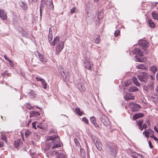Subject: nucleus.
I'll list each match as a JSON object with an SVG mask.
<instances>
[{"mask_svg":"<svg viewBox=\"0 0 158 158\" xmlns=\"http://www.w3.org/2000/svg\"><path fill=\"white\" fill-rule=\"evenodd\" d=\"M22 144V142L21 139H17L15 142L14 145L15 147L18 148L21 146Z\"/></svg>","mask_w":158,"mask_h":158,"instance_id":"dca6fc26","label":"nucleus"},{"mask_svg":"<svg viewBox=\"0 0 158 158\" xmlns=\"http://www.w3.org/2000/svg\"><path fill=\"white\" fill-rule=\"evenodd\" d=\"M148 23L150 27H155V25L151 19H149L148 20Z\"/></svg>","mask_w":158,"mask_h":158,"instance_id":"c9c22d12","label":"nucleus"},{"mask_svg":"<svg viewBox=\"0 0 158 158\" xmlns=\"http://www.w3.org/2000/svg\"><path fill=\"white\" fill-rule=\"evenodd\" d=\"M35 54L36 56L39 57L40 60L41 62L44 63L47 62V60L44 58L43 55L40 53L38 50L35 52Z\"/></svg>","mask_w":158,"mask_h":158,"instance_id":"0eeeda50","label":"nucleus"},{"mask_svg":"<svg viewBox=\"0 0 158 158\" xmlns=\"http://www.w3.org/2000/svg\"><path fill=\"white\" fill-rule=\"evenodd\" d=\"M101 120L103 124L107 126L110 124V122L108 118L104 115H102L101 118Z\"/></svg>","mask_w":158,"mask_h":158,"instance_id":"6e6552de","label":"nucleus"},{"mask_svg":"<svg viewBox=\"0 0 158 158\" xmlns=\"http://www.w3.org/2000/svg\"><path fill=\"white\" fill-rule=\"evenodd\" d=\"M139 45H140L142 47L145 48H147L149 46L148 43L145 40H141L139 41Z\"/></svg>","mask_w":158,"mask_h":158,"instance_id":"1a4fd4ad","label":"nucleus"},{"mask_svg":"<svg viewBox=\"0 0 158 158\" xmlns=\"http://www.w3.org/2000/svg\"><path fill=\"white\" fill-rule=\"evenodd\" d=\"M120 34V31L118 30L116 31L114 33V36L115 37L117 36Z\"/></svg>","mask_w":158,"mask_h":158,"instance_id":"49530a36","label":"nucleus"},{"mask_svg":"<svg viewBox=\"0 0 158 158\" xmlns=\"http://www.w3.org/2000/svg\"><path fill=\"white\" fill-rule=\"evenodd\" d=\"M25 105L26 108L29 110H30L32 109L33 108L31 106L29 103L26 104Z\"/></svg>","mask_w":158,"mask_h":158,"instance_id":"79ce46f5","label":"nucleus"},{"mask_svg":"<svg viewBox=\"0 0 158 158\" xmlns=\"http://www.w3.org/2000/svg\"><path fill=\"white\" fill-rule=\"evenodd\" d=\"M52 32H50V31H49V35L48 37V40L49 41L52 40Z\"/></svg>","mask_w":158,"mask_h":158,"instance_id":"a18cd8bd","label":"nucleus"},{"mask_svg":"<svg viewBox=\"0 0 158 158\" xmlns=\"http://www.w3.org/2000/svg\"><path fill=\"white\" fill-rule=\"evenodd\" d=\"M136 67L138 69H147L146 68L144 65L142 64L137 65L136 66Z\"/></svg>","mask_w":158,"mask_h":158,"instance_id":"f704fd0d","label":"nucleus"},{"mask_svg":"<svg viewBox=\"0 0 158 158\" xmlns=\"http://www.w3.org/2000/svg\"><path fill=\"white\" fill-rule=\"evenodd\" d=\"M61 75L62 76L63 78L64 79H65V81H69L70 79V77L69 76V74L67 73L66 74L65 73L64 71L61 73Z\"/></svg>","mask_w":158,"mask_h":158,"instance_id":"f8f14e48","label":"nucleus"},{"mask_svg":"<svg viewBox=\"0 0 158 158\" xmlns=\"http://www.w3.org/2000/svg\"><path fill=\"white\" fill-rule=\"evenodd\" d=\"M42 1L47 8L50 10L53 9L54 6L52 0H42Z\"/></svg>","mask_w":158,"mask_h":158,"instance_id":"39448f33","label":"nucleus"},{"mask_svg":"<svg viewBox=\"0 0 158 158\" xmlns=\"http://www.w3.org/2000/svg\"><path fill=\"white\" fill-rule=\"evenodd\" d=\"M150 70L152 72V73L155 74L156 71H157V69L156 67L154 65L152 66L150 68Z\"/></svg>","mask_w":158,"mask_h":158,"instance_id":"2f4dec72","label":"nucleus"},{"mask_svg":"<svg viewBox=\"0 0 158 158\" xmlns=\"http://www.w3.org/2000/svg\"><path fill=\"white\" fill-rule=\"evenodd\" d=\"M132 80L134 81V83L137 86H139L140 85V83L138 81L137 79L136 78L133 77L132 78Z\"/></svg>","mask_w":158,"mask_h":158,"instance_id":"473e14b6","label":"nucleus"},{"mask_svg":"<svg viewBox=\"0 0 158 158\" xmlns=\"http://www.w3.org/2000/svg\"><path fill=\"white\" fill-rule=\"evenodd\" d=\"M92 140L97 149L100 151L102 150V144L99 139H94L92 138Z\"/></svg>","mask_w":158,"mask_h":158,"instance_id":"423d86ee","label":"nucleus"},{"mask_svg":"<svg viewBox=\"0 0 158 158\" xmlns=\"http://www.w3.org/2000/svg\"><path fill=\"white\" fill-rule=\"evenodd\" d=\"M125 98L126 100H129L134 99V96H133L131 94H127L125 97Z\"/></svg>","mask_w":158,"mask_h":158,"instance_id":"a211bd4d","label":"nucleus"},{"mask_svg":"<svg viewBox=\"0 0 158 158\" xmlns=\"http://www.w3.org/2000/svg\"><path fill=\"white\" fill-rule=\"evenodd\" d=\"M3 143L2 142H0V148H1L3 146Z\"/></svg>","mask_w":158,"mask_h":158,"instance_id":"e2e57ef3","label":"nucleus"},{"mask_svg":"<svg viewBox=\"0 0 158 158\" xmlns=\"http://www.w3.org/2000/svg\"><path fill=\"white\" fill-rule=\"evenodd\" d=\"M64 47L63 41H60L57 44L56 49H62Z\"/></svg>","mask_w":158,"mask_h":158,"instance_id":"6ab92c4d","label":"nucleus"},{"mask_svg":"<svg viewBox=\"0 0 158 158\" xmlns=\"http://www.w3.org/2000/svg\"><path fill=\"white\" fill-rule=\"evenodd\" d=\"M23 32L22 33V35L23 37H26L28 36V33L27 31H23Z\"/></svg>","mask_w":158,"mask_h":158,"instance_id":"58836bf2","label":"nucleus"},{"mask_svg":"<svg viewBox=\"0 0 158 158\" xmlns=\"http://www.w3.org/2000/svg\"><path fill=\"white\" fill-rule=\"evenodd\" d=\"M60 39L58 37H56L54 38L53 42L50 43L51 45L54 46L55 44H57L58 43L60 42Z\"/></svg>","mask_w":158,"mask_h":158,"instance_id":"4468645a","label":"nucleus"},{"mask_svg":"<svg viewBox=\"0 0 158 158\" xmlns=\"http://www.w3.org/2000/svg\"><path fill=\"white\" fill-rule=\"evenodd\" d=\"M147 127V126L146 124L145 123L143 124V126L142 127V130H143V128L146 129Z\"/></svg>","mask_w":158,"mask_h":158,"instance_id":"603ef678","label":"nucleus"},{"mask_svg":"<svg viewBox=\"0 0 158 158\" xmlns=\"http://www.w3.org/2000/svg\"><path fill=\"white\" fill-rule=\"evenodd\" d=\"M47 141H52V142L54 143V145L52 149L59 147L61 146L60 142L59 137L58 135H54L52 136H48L47 137Z\"/></svg>","mask_w":158,"mask_h":158,"instance_id":"f257e3e1","label":"nucleus"},{"mask_svg":"<svg viewBox=\"0 0 158 158\" xmlns=\"http://www.w3.org/2000/svg\"><path fill=\"white\" fill-rule=\"evenodd\" d=\"M133 52L141 56H143V53L142 50H133Z\"/></svg>","mask_w":158,"mask_h":158,"instance_id":"bb28decb","label":"nucleus"},{"mask_svg":"<svg viewBox=\"0 0 158 158\" xmlns=\"http://www.w3.org/2000/svg\"><path fill=\"white\" fill-rule=\"evenodd\" d=\"M154 130L158 134V128L156 126H155L154 127Z\"/></svg>","mask_w":158,"mask_h":158,"instance_id":"13d9d810","label":"nucleus"},{"mask_svg":"<svg viewBox=\"0 0 158 158\" xmlns=\"http://www.w3.org/2000/svg\"><path fill=\"white\" fill-rule=\"evenodd\" d=\"M156 92L158 94V85L156 88Z\"/></svg>","mask_w":158,"mask_h":158,"instance_id":"338daca9","label":"nucleus"},{"mask_svg":"<svg viewBox=\"0 0 158 158\" xmlns=\"http://www.w3.org/2000/svg\"><path fill=\"white\" fill-rule=\"evenodd\" d=\"M107 153L110 154V156L112 157H115L116 156L117 152L115 149V147L114 146H107Z\"/></svg>","mask_w":158,"mask_h":158,"instance_id":"f03ea898","label":"nucleus"},{"mask_svg":"<svg viewBox=\"0 0 158 158\" xmlns=\"http://www.w3.org/2000/svg\"><path fill=\"white\" fill-rule=\"evenodd\" d=\"M35 79H36V81H41L42 80V79H41L40 78H39L38 77H35Z\"/></svg>","mask_w":158,"mask_h":158,"instance_id":"4d7b16f0","label":"nucleus"},{"mask_svg":"<svg viewBox=\"0 0 158 158\" xmlns=\"http://www.w3.org/2000/svg\"><path fill=\"white\" fill-rule=\"evenodd\" d=\"M131 156L133 158H139L140 155L135 152H133L131 153Z\"/></svg>","mask_w":158,"mask_h":158,"instance_id":"7c9ffc66","label":"nucleus"},{"mask_svg":"<svg viewBox=\"0 0 158 158\" xmlns=\"http://www.w3.org/2000/svg\"><path fill=\"white\" fill-rule=\"evenodd\" d=\"M150 137L153 138L155 141H157L158 143V139L155 136L153 135H150Z\"/></svg>","mask_w":158,"mask_h":158,"instance_id":"de8ad7c7","label":"nucleus"},{"mask_svg":"<svg viewBox=\"0 0 158 158\" xmlns=\"http://www.w3.org/2000/svg\"><path fill=\"white\" fill-rule=\"evenodd\" d=\"M6 13L3 10L0 9V18L4 20L6 19Z\"/></svg>","mask_w":158,"mask_h":158,"instance_id":"ddd939ff","label":"nucleus"},{"mask_svg":"<svg viewBox=\"0 0 158 158\" xmlns=\"http://www.w3.org/2000/svg\"><path fill=\"white\" fill-rule=\"evenodd\" d=\"M41 81V82L42 84L43 85L46 83L45 80L44 79H42Z\"/></svg>","mask_w":158,"mask_h":158,"instance_id":"052dcab7","label":"nucleus"},{"mask_svg":"<svg viewBox=\"0 0 158 158\" xmlns=\"http://www.w3.org/2000/svg\"><path fill=\"white\" fill-rule=\"evenodd\" d=\"M77 87L80 91L83 92L85 90V88L83 83H80L77 84Z\"/></svg>","mask_w":158,"mask_h":158,"instance_id":"2eb2a0df","label":"nucleus"},{"mask_svg":"<svg viewBox=\"0 0 158 158\" xmlns=\"http://www.w3.org/2000/svg\"><path fill=\"white\" fill-rule=\"evenodd\" d=\"M7 74V72L6 71H5V72L4 73H2V75L3 76H5V75H6Z\"/></svg>","mask_w":158,"mask_h":158,"instance_id":"bf43d9fd","label":"nucleus"},{"mask_svg":"<svg viewBox=\"0 0 158 158\" xmlns=\"http://www.w3.org/2000/svg\"><path fill=\"white\" fill-rule=\"evenodd\" d=\"M40 16H41L42 15V10L41 8V7H40Z\"/></svg>","mask_w":158,"mask_h":158,"instance_id":"69168bd1","label":"nucleus"},{"mask_svg":"<svg viewBox=\"0 0 158 158\" xmlns=\"http://www.w3.org/2000/svg\"><path fill=\"white\" fill-rule=\"evenodd\" d=\"M137 124L139 127L140 130L142 131V125L143 123V121L142 119H140L136 121Z\"/></svg>","mask_w":158,"mask_h":158,"instance_id":"412c9836","label":"nucleus"},{"mask_svg":"<svg viewBox=\"0 0 158 158\" xmlns=\"http://www.w3.org/2000/svg\"><path fill=\"white\" fill-rule=\"evenodd\" d=\"M84 66L85 68L90 69L93 67V64L91 62L86 61L84 62Z\"/></svg>","mask_w":158,"mask_h":158,"instance_id":"9b49d317","label":"nucleus"},{"mask_svg":"<svg viewBox=\"0 0 158 158\" xmlns=\"http://www.w3.org/2000/svg\"><path fill=\"white\" fill-rule=\"evenodd\" d=\"M74 140L76 145L77 146H78L79 144L78 143V140L77 139H75Z\"/></svg>","mask_w":158,"mask_h":158,"instance_id":"864d4df0","label":"nucleus"},{"mask_svg":"<svg viewBox=\"0 0 158 158\" xmlns=\"http://www.w3.org/2000/svg\"><path fill=\"white\" fill-rule=\"evenodd\" d=\"M43 85V88L46 89L47 88V83H45L44 85Z\"/></svg>","mask_w":158,"mask_h":158,"instance_id":"6e6d98bb","label":"nucleus"},{"mask_svg":"<svg viewBox=\"0 0 158 158\" xmlns=\"http://www.w3.org/2000/svg\"><path fill=\"white\" fill-rule=\"evenodd\" d=\"M138 88L135 87V86H133V87H131L129 89L128 91L130 92H135L137 90H138Z\"/></svg>","mask_w":158,"mask_h":158,"instance_id":"cd10ccee","label":"nucleus"},{"mask_svg":"<svg viewBox=\"0 0 158 158\" xmlns=\"http://www.w3.org/2000/svg\"><path fill=\"white\" fill-rule=\"evenodd\" d=\"M1 138L2 140H3L6 143H7V140L6 137V135L4 132H1Z\"/></svg>","mask_w":158,"mask_h":158,"instance_id":"aec40b11","label":"nucleus"},{"mask_svg":"<svg viewBox=\"0 0 158 158\" xmlns=\"http://www.w3.org/2000/svg\"><path fill=\"white\" fill-rule=\"evenodd\" d=\"M135 57L138 62H145L146 60H145L144 59L142 58L141 56H138L137 55H135Z\"/></svg>","mask_w":158,"mask_h":158,"instance_id":"393cba45","label":"nucleus"},{"mask_svg":"<svg viewBox=\"0 0 158 158\" xmlns=\"http://www.w3.org/2000/svg\"><path fill=\"white\" fill-rule=\"evenodd\" d=\"M154 131L151 129H148L147 131L143 132V134L145 135L146 137H148L149 135H153Z\"/></svg>","mask_w":158,"mask_h":158,"instance_id":"9d476101","label":"nucleus"},{"mask_svg":"<svg viewBox=\"0 0 158 158\" xmlns=\"http://www.w3.org/2000/svg\"><path fill=\"white\" fill-rule=\"evenodd\" d=\"M128 106L132 111L135 112L138 111L140 108L141 106L139 105L134 103L131 102L129 104Z\"/></svg>","mask_w":158,"mask_h":158,"instance_id":"20e7f679","label":"nucleus"},{"mask_svg":"<svg viewBox=\"0 0 158 158\" xmlns=\"http://www.w3.org/2000/svg\"><path fill=\"white\" fill-rule=\"evenodd\" d=\"M150 78L151 80H154V77L152 75L150 76Z\"/></svg>","mask_w":158,"mask_h":158,"instance_id":"0e129e2a","label":"nucleus"},{"mask_svg":"<svg viewBox=\"0 0 158 158\" xmlns=\"http://www.w3.org/2000/svg\"><path fill=\"white\" fill-rule=\"evenodd\" d=\"M75 111L80 116H81L83 114L82 110L79 108H76L75 109Z\"/></svg>","mask_w":158,"mask_h":158,"instance_id":"c756f323","label":"nucleus"},{"mask_svg":"<svg viewBox=\"0 0 158 158\" xmlns=\"http://www.w3.org/2000/svg\"><path fill=\"white\" fill-rule=\"evenodd\" d=\"M37 123V122H34V123H32V127L33 128H34L35 129H36V126H35V124Z\"/></svg>","mask_w":158,"mask_h":158,"instance_id":"3c124183","label":"nucleus"},{"mask_svg":"<svg viewBox=\"0 0 158 158\" xmlns=\"http://www.w3.org/2000/svg\"><path fill=\"white\" fill-rule=\"evenodd\" d=\"M148 88L152 90L154 88V83L153 82H151L150 84L148 85Z\"/></svg>","mask_w":158,"mask_h":158,"instance_id":"4c0bfd02","label":"nucleus"},{"mask_svg":"<svg viewBox=\"0 0 158 158\" xmlns=\"http://www.w3.org/2000/svg\"><path fill=\"white\" fill-rule=\"evenodd\" d=\"M29 95L30 96L31 98H34L36 96L35 92L34 91L31 90L29 93Z\"/></svg>","mask_w":158,"mask_h":158,"instance_id":"72a5a7b5","label":"nucleus"},{"mask_svg":"<svg viewBox=\"0 0 158 158\" xmlns=\"http://www.w3.org/2000/svg\"><path fill=\"white\" fill-rule=\"evenodd\" d=\"M158 100V98L157 97L156 98H153L152 100L155 103L157 102Z\"/></svg>","mask_w":158,"mask_h":158,"instance_id":"09e8293b","label":"nucleus"},{"mask_svg":"<svg viewBox=\"0 0 158 158\" xmlns=\"http://www.w3.org/2000/svg\"><path fill=\"white\" fill-rule=\"evenodd\" d=\"M58 158H65V156L64 154L59 153L57 155Z\"/></svg>","mask_w":158,"mask_h":158,"instance_id":"ea45409f","label":"nucleus"},{"mask_svg":"<svg viewBox=\"0 0 158 158\" xmlns=\"http://www.w3.org/2000/svg\"><path fill=\"white\" fill-rule=\"evenodd\" d=\"M30 117L33 116H38L40 115V114L38 112L32 111L30 113Z\"/></svg>","mask_w":158,"mask_h":158,"instance_id":"a878e982","label":"nucleus"},{"mask_svg":"<svg viewBox=\"0 0 158 158\" xmlns=\"http://www.w3.org/2000/svg\"><path fill=\"white\" fill-rule=\"evenodd\" d=\"M76 9V7L75 6L73 7L72 9L70 10V13L71 14H73L75 12Z\"/></svg>","mask_w":158,"mask_h":158,"instance_id":"c03bdc74","label":"nucleus"},{"mask_svg":"<svg viewBox=\"0 0 158 158\" xmlns=\"http://www.w3.org/2000/svg\"><path fill=\"white\" fill-rule=\"evenodd\" d=\"M156 78L157 80L158 81V73L156 74Z\"/></svg>","mask_w":158,"mask_h":158,"instance_id":"774afa93","label":"nucleus"},{"mask_svg":"<svg viewBox=\"0 0 158 158\" xmlns=\"http://www.w3.org/2000/svg\"><path fill=\"white\" fill-rule=\"evenodd\" d=\"M137 77L141 82H146L147 81L148 78V74L145 72L141 73L139 75H137Z\"/></svg>","mask_w":158,"mask_h":158,"instance_id":"7ed1b4c3","label":"nucleus"},{"mask_svg":"<svg viewBox=\"0 0 158 158\" xmlns=\"http://www.w3.org/2000/svg\"><path fill=\"white\" fill-rule=\"evenodd\" d=\"M143 114L141 113H138L135 114L133 116V119L135 120L138 118H139L143 117Z\"/></svg>","mask_w":158,"mask_h":158,"instance_id":"b1692460","label":"nucleus"},{"mask_svg":"<svg viewBox=\"0 0 158 158\" xmlns=\"http://www.w3.org/2000/svg\"><path fill=\"white\" fill-rule=\"evenodd\" d=\"M152 15L154 19L158 20V13L153 11L152 12Z\"/></svg>","mask_w":158,"mask_h":158,"instance_id":"c85d7f7f","label":"nucleus"},{"mask_svg":"<svg viewBox=\"0 0 158 158\" xmlns=\"http://www.w3.org/2000/svg\"><path fill=\"white\" fill-rule=\"evenodd\" d=\"M19 5L23 9H25L27 7L26 3L23 1H21L19 3Z\"/></svg>","mask_w":158,"mask_h":158,"instance_id":"5701e85b","label":"nucleus"},{"mask_svg":"<svg viewBox=\"0 0 158 158\" xmlns=\"http://www.w3.org/2000/svg\"><path fill=\"white\" fill-rule=\"evenodd\" d=\"M90 119L91 123L94 125L95 127H99L98 124L96 123V118L94 117H91L90 118Z\"/></svg>","mask_w":158,"mask_h":158,"instance_id":"f3484780","label":"nucleus"},{"mask_svg":"<svg viewBox=\"0 0 158 158\" xmlns=\"http://www.w3.org/2000/svg\"><path fill=\"white\" fill-rule=\"evenodd\" d=\"M100 35H98V37L96 38L95 40V42L96 43L98 44L99 43L100 40Z\"/></svg>","mask_w":158,"mask_h":158,"instance_id":"37998d69","label":"nucleus"},{"mask_svg":"<svg viewBox=\"0 0 158 158\" xmlns=\"http://www.w3.org/2000/svg\"><path fill=\"white\" fill-rule=\"evenodd\" d=\"M8 61L9 62L11 66L12 67L14 65V63L11 60L9 59Z\"/></svg>","mask_w":158,"mask_h":158,"instance_id":"8fccbe9b","label":"nucleus"},{"mask_svg":"<svg viewBox=\"0 0 158 158\" xmlns=\"http://www.w3.org/2000/svg\"><path fill=\"white\" fill-rule=\"evenodd\" d=\"M83 121L85 122L86 124H89V121L88 119L86 117H83L82 118Z\"/></svg>","mask_w":158,"mask_h":158,"instance_id":"a19ab883","label":"nucleus"},{"mask_svg":"<svg viewBox=\"0 0 158 158\" xmlns=\"http://www.w3.org/2000/svg\"><path fill=\"white\" fill-rule=\"evenodd\" d=\"M31 132L29 130H27L25 132V135L26 137H27L31 134Z\"/></svg>","mask_w":158,"mask_h":158,"instance_id":"e433bc0d","label":"nucleus"},{"mask_svg":"<svg viewBox=\"0 0 158 158\" xmlns=\"http://www.w3.org/2000/svg\"><path fill=\"white\" fill-rule=\"evenodd\" d=\"M57 152L56 151H52L50 152H49L47 154L48 157L55 156L57 155Z\"/></svg>","mask_w":158,"mask_h":158,"instance_id":"4be33fe9","label":"nucleus"},{"mask_svg":"<svg viewBox=\"0 0 158 158\" xmlns=\"http://www.w3.org/2000/svg\"><path fill=\"white\" fill-rule=\"evenodd\" d=\"M50 133H56V131H55L54 129H52L50 130Z\"/></svg>","mask_w":158,"mask_h":158,"instance_id":"5fc2aeb1","label":"nucleus"},{"mask_svg":"<svg viewBox=\"0 0 158 158\" xmlns=\"http://www.w3.org/2000/svg\"><path fill=\"white\" fill-rule=\"evenodd\" d=\"M3 56L4 58L6 61H8L9 60V59L7 58L6 55H4Z\"/></svg>","mask_w":158,"mask_h":158,"instance_id":"680f3d73","label":"nucleus"}]
</instances>
